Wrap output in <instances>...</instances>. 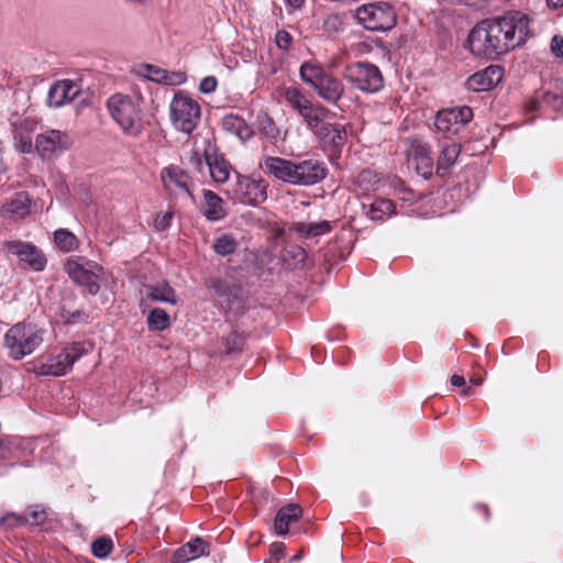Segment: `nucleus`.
<instances>
[{
	"label": "nucleus",
	"instance_id": "79ce46f5",
	"mask_svg": "<svg viewBox=\"0 0 563 563\" xmlns=\"http://www.w3.org/2000/svg\"><path fill=\"white\" fill-rule=\"evenodd\" d=\"M412 153L415 158L420 159L421 163L426 166H430L432 163L431 158V147L427 143H416L412 146Z\"/></svg>",
	"mask_w": 563,
	"mask_h": 563
},
{
	"label": "nucleus",
	"instance_id": "393cba45",
	"mask_svg": "<svg viewBox=\"0 0 563 563\" xmlns=\"http://www.w3.org/2000/svg\"><path fill=\"white\" fill-rule=\"evenodd\" d=\"M203 214L210 221H217L225 217L224 202L217 194L211 190H203Z\"/></svg>",
	"mask_w": 563,
	"mask_h": 563
},
{
	"label": "nucleus",
	"instance_id": "7c9ffc66",
	"mask_svg": "<svg viewBox=\"0 0 563 563\" xmlns=\"http://www.w3.org/2000/svg\"><path fill=\"white\" fill-rule=\"evenodd\" d=\"M5 211L19 218H24L31 211V198L25 191H20L4 205Z\"/></svg>",
	"mask_w": 563,
	"mask_h": 563
},
{
	"label": "nucleus",
	"instance_id": "1a4fd4ad",
	"mask_svg": "<svg viewBox=\"0 0 563 563\" xmlns=\"http://www.w3.org/2000/svg\"><path fill=\"white\" fill-rule=\"evenodd\" d=\"M473 118L470 107L446 108L438 111L434 126L445 137L457 134Z\"/></svg>",
	"mask_w": 563,
	"mask_h": 563
},
{
	"label": "nucleus",
	"instance_id": "13d9d810",
	"mask_svg": "<svg viewBox=\"0 0 563 563\" xmlns=\"http://www.w3.org/2000/svg\"><path fill=\"white\" fill-rule=\"evenodd\" d=\"M286 4L294 8V9H300L306 0H285Z\"/></svg>",
	"mask_w": 563,
	"mask_h": 563
},
{
	"label": "nucleus",
	"instance_id": "338daca9",
	"mask_svg": "<svg viewBox=\"0 0 563 563\" xmlns=\"http://www.w3.org/2000/svg\"><path fill=\"white\" fill-rule=\"evenodd\" d=\"M471 382L475 385H479L482 383L481 378H472Z\"/></svg>",
	"mask_w": 563,
	"mask_h": 563
},
{
	"label": "nucleus",
	"instance_id": "4468645a",
	"mask_svg": "<svg viewBox=\"0 0 563 563\" xmlns=\"http://www.w3.org/2000/svg\"><path fill=\"white\" fill-rule=\"evenodd\" d=\"M295 169L292 175V185L295 186H312L323 180L327 176L324 164L317 159L295 162Z\"/></svg>",
	"mask_w": 563,
	"mask_h": 563
},
{
	"label": "nucleus",
	"instance_id": "0e129e2a",
	"mask_svg": "<svg viewBox=\"0 0 563 563\" xmlns=\"http://www.w3.org/2000/svg\"><path fill=\"white\" fill-rule=\"evenodd\" d=\"M537 108H538V101H531L529 103V110L530 111H534V110H537Z\"/></svg>",
	"mask_w": 563,
	"mask_h": 563
},
{
	"label": "nucleus",
	"instance_id": "9d476101",
	"mask_svg": "<svg viewBox=\"0 0 563 563\" xmlns=\"http://www.w3.org/2000/svg\"><path fill=\"white\" fill-rule=\"evenodd\" d=\"M267 187L264 179L238 175L234 195L241 203L258 206L267 199Z\"/></svg>",
	"mask_w": 563,
	"mask_h": 563
},
{
	"label": "nucleus",
	"instance_id": "bb28decb",
	"mask_svg": "<svg viewBox=\"0 0 563 563\" xmlns=\"http://www.w3.org/2000/svg\"><path fill=\"white\" fill-rule=\"evenodd\" d=\"M365 214L373 221H383L395 212V205L389 199L379 198L371 205H363Z\"/></svg>",
	"mask_w": 563,
	"mask_h": 563
},
{
	"label": "nucleus",
	"instance_id": "cd10ccee",
	"mask_svg": "<svg viewBox=\"0 0 563 563\" xmlns=\"http://www.w3.org/2000/svg\"><path fill=\"white\" fill-rule=\"evenodd\" d=\"M260 134L272 144H276L280 136V131L274 120L264 111H260L255 121Z\"/></svg>",
	"mask_w": 563,
	"mask_h": 563
},
{
	"label": "nucleus",
	"instance_id": "774afa93",
	"mask_svg": "<svg viewBox=\"0 0 563 563\" xmlns=\"http://www.w3.org/2000/svg\"><path fill=\"white\" fill-rule=\"evenodd\" d=\"M482 509L484 510L485 516L488 517V515H489L488 508L486 506H483Z\"/></svg>",
	"mask_w": 563,
	"mask_h": 563
},
{
	"label": "nucleus",
	"instance_id": "a211bd4d",
	"mask_svg": "<svg viewBox=\"0 0 563 563\" xmlns=\"http://www.w3.org/2000/svg\"><path fill=\"white\" fill-rule=\"evenodd\" d=\"M80 92L79 86L68 79L55 82L48 90L47 104L52 108H59L73 101Z\"/></svg>",
	"mask_w": 563,
	"mask_h": 563
},
{
	"label": "nucleus",
	"instance_id": "aec40b11",
	"mask_svg": "<svg viewBox=\"0 0 563 563\" xmlns=\"http://www.w3.org/2000/svg\"><path fill=\"white\" fill-rule=\"evenodd\" d=\"M205 163L208 166L211 178L216 183H225L229 179L231 165L216 150L207 151Z\"/></svg>",
	"mask_w": 563,
	"mask_h": 563
},
{
	"label": "nucleus",
	"instance_id": "20e7f679",
	"mask_svg": "<svg viewBox=\"0 0 563 563\" xmlns=\"http://www.w3.org/2000/svg\"><path fill=\"white\" fill-rule=\"evenodd\" d=\"M170 121L177 131L190 134L201 117L199 103L184 91H177L169 103Z\"/></svg>",
	"mask_w": 563,
	"mask_h": 563
},
{
	"label": "nucleus",
	"instance_id": "49530a36",
	"mask_svg": "<svg viewBox=\"0 0 563 563\" xmlns=\"http://www.w3.org/2000/svg\"><path fill=\"white\" fill-rule=\"evenodd\" d=\"M543 102L554 109H560L563 106V95L559 93L556 89L553 91H545L543 93Z\"/></svg>",
	"mask_w": 563,
	"mask_h": 563
},
{
	"label": "nucleus",
	"instance_id": "2eb2a0df",
	"mask_svg": "<svg viewBox=\"0 0 563 563\" xmlns=\"http://www.w3.org/2000/svg\"><path fill=\"white\" fill-rule=\"evenodd\" d=\"M322 148L331 153V156H339L346 142V131L340 124L327 122V124L316 134Z\"/></svg>",
	"mask_w": 563,
	"mask_h": 563
},
{
	"label": "nucleus",
	"instance_id": "5fc2aeb1",
	"mask_svg": "<svg viewBox=\"0 0 563 563\" xmlns=\"http://www.w3.org/2000/svg\"><path fill=\"white\" fill-rule=\"evenodd\" d=\"M20 148L22 152H30L32 148V141L30 137H21L20 139Z\"/></svg>",
	"mask_w": 563,
	"mask_h": 563
},
{
	"label": "nucleus",
	"instance_id": "8fccbe9b",
	"mask_svg": "<svg viewBox=\"0 0 563 563\" xmlns=\"http://www.w3.org/2000/svg\"><path fill=\"white\" fill-rule=\"evenodd\" d=\"M217 78L214 76L205 77L199 85V90L202 93H211L217 89Z\"/></svg>",
	"mask_w": 563,
	"mask_h": 563
},
{
	"label": "nucleus",
	"instance_id": "f257e3e1",
	"mask_svg": "<svg viewBox=\"0 0 563 563\" xmlns=\"http://www.w3.org/2000/svg\"><path fill=\"white\" fill-rule=\"evenodd\" d=\"M528 33V16L515 11L478 22L471 30L467 43L474 56L496 59L523 44Z\"/></svg>",
	"mask_w": 563,
	"mask_h": 563
},
{
	"label": "nucleus",
	"instance_id": "dca6fc26",
	"mask_svg": "<svg viewBox=\"0 0 563 563\" xmlns=\"http://www.w3.org/2000/svg\"><path fill=\"white\" fill-rule=\"evenodd\" d=\"M260 168L264 174L277 180L292 185L295 162L277 156H265L260 162Z\"/></svg>",
	"mask_w": 563,
	"mask_h": 563
},
{
	"label": "nucleus",
	"instance_id": "de8ad7c7",
	"mask_svg": "<svg viewBox=\"0 0 563 563\" xmlns=\"http://www.w3.org/2000/svg\"><path fill=\"white\" fill-rule=\"evenodd\" d=\"M173 219V212L166 211L164 213H159L156 216L154 220V227L158 231H164L170 225V221Z\"/></svg>",
	"mask_w": 563,
	"mask_h": 563
},
{
	"label": "nucleus",
	"instance_id": "0eeeda50",
	"mask_svg": "<svg viewBox=\"0 0 563 563\" xmlns=\"http://www.w3.org/2000/svg\"><path fill=\"white\" fill-rule=\"evenodd\" d=\"M87 350L79 342L66 346L56 355L48 356L34 367L37 376H63L73 367L76 361L87 354Z\"/></svg>",
	"mask_w": 563,
	"mask_h": 563
},
{
	"label": "nucleus",
	"instance_id": "ddd939ff",
	"mask_svg": "<svg viewBox=\"0 0 563 563\" xmlns=\"http://www.w3.org/2000/svg\"><path fill=\"white\" fill-rule=\"evenodd\" d=\"M161 180L164 189L174 195H186L194 198L190 176L181 167L177 165H168L161 172Z\"/></svg>",
	"mask_w": 563,
	"mask_h": 563
},
{
	"label": "nucleus",
	"instance_id": "f704fd0d",
	"mask_svg": "<svg viewBox=\"0 0 563 563\" xmlns=\"http://www.w3.org/2000/svg\"><path fill=\"white\" fill-rule=\"evenodd\" d=\"M240 243L233 234L222 233L216 236L212 249L219 256H229L236 252Z\"/></svg>",
	"mask_w": 563,
	"mask_h": 563
},
{
	"label": "nucleus",
	"instance_id": "09e8293b",
	"mask_svg": "<svg viewBox=\"0 0 563 563\" xmlns=\"http://www.w3.org/2000/svg\"><path fill=\"white\" fill-rule=\"evenodd\" d=\"M291 35L285 31L280 30L276 33L275 42L278 48L287 51L291 45Z\"/></svg>",
	"mask_w": 563,
	"mask_h": 563
},
{
	"label": "nucleus",
	"instance_id": "f3484780",
	"mask_svg": "<svg viewBox=\"0 0 563 563\" xmlns=\"http://www.w3.org/2000/svg\"><path fill=\"white\" fill-rule=\"evenodd\" d=\"M503 75L504 70L500 66L490 65L470 76L465 85L466 88L472 91H487L501 81Z\"/></svg>",
	"mask_w": 563,
	"mask_h": 563
},
{
	"label": "nucleus",
	"instance_id": "473e14b6",
	"mask_svg": "<svg viewBox=\"0 0 563 563\" xmlns=\"http://www.w3.org/2000/svg\"><path fill=\"white\" fill-rule=\"evenodd\" d=\"M327 74L321 65L311 62L302 63L299 69L301 80L312 89Z\"/></svg>",
	"mask_w": 563,
	"mask_h": 563
},
{
	"label": "nucleus",
	"instance_id": "680f3d73",
	"mask_svg": "<svg viewBox=\"0 0 563 563\" xmlns=\"http://www.w3.org/2000/svg\"><path fill=\"white\" fill-rule=\"evenodd\" d=\"M548 4L552 8L563 7V0H548Z\"/></svg>",
	"mask_w": 563,
	"mask_h": 563
},
{
	"label": "nucleus",
	"instance_id": "412c9836",
	"mask_svg": "<svg viewBox=\"0 0 563 563\" xmlns=\"http://www.w3.org/2000/svg\"><path fill=\"white\" fill-rule=\"evenodd\" d=\"M302 508L297 504H288L282 507L275 517L274 529L278 536H286L289 531V525L301 518Z\"/></svg>",
	"mask_w": 563,
	"mask_h": 563
},
{
	"label": "nucleus",
	"instance_id": "e433bc0d",
	"mask_svg": "<svg viewBox=\"0 0 563 563\" xmlns=\"http://www.w3.org/2000/svg\"><path fill=\"white\" fill-rule=\"evenodd\" d=\"M54 242L64 253L76 251L79 247L77 236L67 229H58L54 232Z\"/></svg>",
	"mask_w": 563,
	"mask_h": 563
},
{
	"label": "nucleus",
	"instance_id": "f03ea898",
	"mask_svg": "<svg viewBox=\"0 0 563 563\" xmlns=\"http://www.w3.org/2000/svg\"><path fill=\"white\" fill-rule=\"evenodd\" d=\"M44 334L45 330L34 323L19 322L4 334L3 346L11 360L20 361L43 343Z\"/></svg>",
	"mask_w": 563,
	"mask_h": 563
},
{
	"label": "nucleus",
	"instance_id": "e2e57ef3",
	"mask_svg": "<svg viewBox=\"0 0 563 563\" xmlns=\"http://www.w3.org/2000/svg\"><path fill=\"white\" fill-rule=\"evenodd\" d=\"M555 89L563 95V81H556Z\"/></svg>",
	"mask_w": 563,
	"mask_h": 563
},
{
	"label": "nucleus",
	"instance_id": "6ab92c4d",
	"mask_svg": "<svg viewBox=\"0 0 563 563\" xmlns=\"http://www.w3.org/2000/svg\"><path fill=\"white\" fill-rule=\"evenodd\" d=\"M318 96L330 104H338L344 93L343 82L331 74H327L314 86Z\"/></svg>",
	"mask_w": 563,
	"mask_h": 563
},
{
	"label": "nucleus",
	"instance_id": "864d4df0",
	"mask_svg": "<svg viewBox=\"0 0 563 563\" xmlns=\"http://www.w3.org/2000/svg\"><path fill=\"white\" fill-rule=\"evenodd\" d=\"M271 552H272L273 558H275L278 561L284 556L285 547L282 543L273 544Z\"/></svg>",
	"mask_w": 563,
	"mask_h": 563
},
{
	"label": "nucleus",
	"instance_id": "4c0bfd02",
	"mask_svg": "<svg viewBox=\"0 0 563 563\" xmlns=\"http://www.w3.org/2000/svg\"><path fill=\"white\" fill-rule=\"evenodd\" d=\"M147 325L151 331H164L170 325L168 313L162 308H154L147 316Z\"/></svg>",
	"mask_w": 563,
	"mask_h": 563
},
{
	"label": "nucleus",
	"instance_id": "ea45409f",
	"mask_svg": "<svg viewBox=\"0 0 563 563\" xmlns=\"http://www.w3.org/2000/svg\"><path fill=\"white\" fill-rule=\"evenodd\" d=\"M113 549V542L109 537H100L91 543V552L98 559H106Z\"/></svg>",
	"mask_w": 563,
	"mask_h": 563
},
{
	"label": "nucleus",
	"instance_id": "9b49d317",
	"mask_svg": "<svg viewBox=\"0 0 563 563\" xmlns=\"http://www.w3.org/2000/svg\"><path fill=\"white\" fill-rule=\"evenodd\" d=\"M70 146V136L59 130H46L35 139V148L43 159L58 156Z\"/></svg>",
	"mask_w": 563,
	"mask_h": 563
},
{
	"label": "nucleus",
	"instance_id": "2f4dec72",
	"mask_svg": "<svg viewBox=\"0 0 563 563\" xmlns=\"http://www.w3.org/2000/svg\"><path fill=\"white\" fill-rule=\"evenodd\" d=\"M207 286L213 290L214 295L222 299L228 305L231 299L238 298V288L235 285L230 284L228 280L221 278H210Z\"/></svg>",
	"mask_w": 563,
	"mask_h": 563
},
{
	"label": "nucleus",
	"instance_id": "37998d69",
	"mask_svg": "<svg viewBox=\"0 0 563 563\" xmlns=\"http://www.w3.org/2000/svg\"><path fill=\"white\" fill-rule=\"evenodd\" d=\"M59 318L65 324H75L86 321L88 317L81 310L70 311L63 307L59 312Z\"/></svg>",
	"mask_w": 563,
	"mask_h": 563
},
{
	"label": "nucleus",
	"instance_id": "c85d7f7f",
	"mask_svg": "<svg viewBox=\"0 0 563 563\" xmlns=\"http://www.w3.org/2000/svg\"><path fill=\"white\" fill-rule=\"evenodd\" d=\"M294 230L305 239H312L329 233L331 231V223L327 220L320 222H296Z\"/></svg>",
	"mask_w": 563,
	"mask_h": 563
},
{
	"label": "nucleus",
	"instance_id": "603ef678",
	"mask_svg": "<svg viewBox=\"0 0 563 563\" xmlns=\"http://www.w3.org/2000/svg\"><path fill=\"white\" fill-rule=\"evenodd\" d=\"M451 384L456 387H464L463 394L468 395L471 393V387L466 386V382L463 376L460 375H452L451 376Z\"/></svg>",
	"mask_w": 563,
	"mask_h": 563
},
{
	"label": "nucleus",
	"instance_id": "4be33fe9",
	"mask_svg": "<svg viewBox=\"0 0 563 563\" xmlns=\"http://www.w3.org/2000/svg\"><path fill=\"white\" fill-rule=\"evenodd\" d=\"M208 548L209 547L206 541L201 538H196L175 551L174 561L176 563H186L190 560L208 555Z\"/></svg>",
	"mask_w": 563,
	"mask_h": 563
},
{
	"label": "nucleus",
	"instance_id": "a19ab883",
	"mask_svg": "<svg viewBox=\"0 0 563 563\" xmlns=\"http://www.w3.org/2000/svg\"><path fill=\"white\" fill-rule=\"evenodd\" d=\"M24 518L29 519L26 526L38 527L46 520L47 516L40 506H31L25 510Z\"/></svg>",
	"mask_w": 563,
	"mask_h": 563
},
{
	"label": "nucleus",
	"instance_id": "5701e85b",
	"mask_svg": "<svg viewBox=\"0 0 563 563\" xmlns=\"http://www.w3.org/2000/svg\"><path fill=\"white\" fill-rule=\"evenodd\" d=\"M136 73L139 76H142L145 79L156 81L159 84L175 85L181 82L183 80L181 74L169 73L165 69H162L157 66L150 64L141 65Z\"/></svg>",
	"mask_w": 563,
	"mask_h": 563
},
{
	"label": "nucleus",
	"instance_id": "7ed1b4c3",
	"mask_svg": "<svg viewBox=\"0 0 563 563\" xmlns=\"http://www.w3.org/2000/svg\"><path fill=\"white\" fill-rule=\"evenodd\" d=\"M107 108L123 133L136 136L142 132V112L140 106L130 96L123 93L111 96L107 100Z\"/></svg>",
	"mask_w": 563,
	"mask_h": 563
},
{
	"label": "nucleus",
	"instance_id": "a18cd8bd",
	"mask_svg": "<svg viewBox=\"0 0 563 563\" xmlns=\"http://www.w3.org/2000/svg\"><path fill=\"white\" fill-rule=\"evenodd\" d=\"M27 518H24V515H18L15 512H10L2 518H0V526L5 528H18L22 526H26Z\"/></svg>",
	"mask_w": 563,
	"mask_h": 563
},
{
	"label": "nucleus",
	"instance_id": "69168bd1",
	"mask_svg": "<svg viewBox=\"0 0 563 563\" xmlns=\"http://www.w3.org/2000/svg\"><path fill=\"white\" fill-rule=\"evenodd\" d=\"M301 558H302L301 554H296V555L292 556L290 562L299 561V560H301Z\"/></svg>",
	"mask_w": 563,
	"mask_h": 563
},
{
	"label": "nucleus",
	"instance_id": "bf43d9fd",
	"mask_svg": "<svg viewBox=\"0 0 563 563\" xmlns=\"http://www.w3.org/2000/svg\"><path fill=\"white\" fill-rule=\"evenodd\" d=\"M190 162L195 164L197 168H199L202 165V157L197 152H195L190 157Z\"/></svg>",
	"mask_w": 563,
	"mask_h": 563
},
{
	"label": "nucleus",
	"instance_id": "052dcab7",
	"mask_svg": "<svg viewBox=\"0 0 563 563\" xmlns=\"http://www.w3.org/2000/svg\"><path fill=\"white\" fill-rule=\"evenodd\" d=\"M484 2H486V0H462V3L466 5H481Z\"/></svg>",
	"mask_w": 563,
	"mask_h": 563
},
{
	"label": "nucleus",
	"instance_id": "3c124183",
	"mask_svg": "<svg viewBox=\"0 0 563 563\" xmlns=\"http://www.w3.org/2000/svg\"><path fill=\"white\" fill-rule=\"evenodd\" d=\"M551 52L555 57L563 58V37L554 35L551 40Z\"/></svg>",
	"mask_w": 563,
	"mask_h": 563
},
{
	"label": "nucleus",
	"instance_id": "a878e982",
	"mask_svg": "<svg viewBox=\"0 0 563 563\" xmlns=\"http://www.w3.org/2000/svg\"><path fill=\"white\" fill-rule=\"evenodd\" d=\"M222 128L241 139L242 141L250 140L253 136V130L247 123L239 115L228 114L222 119Z\"/></svg>",
	"mask_w": 563,
	"mask_h": 563
},
{
	"label": "nucleus",
	"instance_id": "6e6552de",
	"mask_svg": "<svg viewBox=\"0 0 563 563\" xmlns=\"http://www.w3.org/2000/svg\"><path fill=\"white\" fill-rule=\"evenodd\" d=\"M360 24L369 31H388L396 25V12L386 2L364 4L355 10Z\"/></svg>",
	"mask_w": 563,
	"mask_h": 563
},
{
	"label": "nucleus",
	"instance_id": "f8f14e48",
	"mask_svg": "<svg viewBox=\"0 0 563 563\" xmlns=\"http://www.w3.org/2000/svg\"><path fill=\"white\" fill-rule=\"evenodd\" d=\"M3 246L8 253L16 256L34 272H42L47 264L45 254L30 242L9 240Z\"/></svg>",
	"mask_w": 563,
	"mask_h": 563
},
{
	"label": "nucleus",
	"instance_id": "c9c22d12",
	"mask_svg": "<svg viewBox=\"0 0 563 563\" xmlns=\"http://www.w3.org/2000/svg\"><path fill=\"white\" fill-rule=\"evenodd\" d=\"M329 112L324 107H313L301 117L305 120L308 129L316 134L327 124L323 117Z\"/></svg>",
	"mask_w": 563,
	"mask_h": 563
},
{
	"label": "nucleus",
	"instance_id": "423d86ee",
	"mask_svg": "<svg viewBox=\"0 0 563 563\" xmlns=\"http://www.w3.org/2000/svg\"><path fill=\"white\" fill-rule=\"evenodd\" d=\"M65 271L77 285L86 288L88 294L96 295L100 290V278L103 267L85 256H73L65 263Z\"/></svg>",
	"mask_w": 563,
	"mask_h": 563
},
{
	"label": "nucleus",
	"instance_id": "39448f33",
	"mask_svg": "<svg viewBox=\"0 0 563 563\" xmlns=\"http://www.w3.org/2000/svg\"><path fill=\"white\" fill-rule=\"evenodd\" d=\"M343 78L355 89L375 93L384 88V77L379 68L368 62H353L344 66Z\"/></svg>",
	"mask_w": 563,
	"mask_h": 563
},
{
	"label": "nucleus",
	"instance_id": "4d7b16f0",
	"mask_svg": "<svg viewBox=\"0 0 563 563\" xmlns=\"http://www.w3.org/2000/svg\"><path fill=\"white\" fill-rule=\"evenodd\" d=\"M290 252L294 254V257L298 258L299 261H303L305 257H306V253H305V250L302 247L295 246V247L291 249Z\"/></svg>",
	"mask_w": 563,
	"mask_h": 563
},
{
	"label": "nucleus",
	"instance_id": "b1692460",
	"mask_svg": "<svg viewBox=\"0 0 563 563\" xmlns=\"http://www.w3.org/2000/svg\"><path fill=\"white\" fill-rule=\"evenodd\" d=\"M441 146L442 148L438 158L437 173L444 176L455 164L461 153V145L456 142L450 141L443 143Z\"/></svg>",
	"mask_w": 563,
	"mask_h": 563
},
{
	"label": "nucleus",
	"instance_id": "72a5a7b5",
	"mask_svg": "<svg viewBox=\"0 0 563 563\" xmlns=\"http://www.w3.org/2000/svg\"><path fill=\"white\" fill-rule=\"evenodd\" d=\"M146 289V298L153 301L167 302L173 305L177 302L175 290L167 283H162L155 286H147Z\"/></svg>",
	"mask_w": 563,
	"mask_h": 563
},
{
	"label": "nucleus",
	"instance_id": "c03bdc74",
	"mask_svg": "<svg viewBox=\"0 0 563 563\" xmlns=\"http://www.w3.org/2000/svg\"><path fill=\"white\" fill-rule=\"evenodd\" d=\"M356 181L363 190H369L378 183V179L374 172L364 169L357 175Z\"/></svg>",
	"mask_w": 563,
	"mask_h": 563
},
{
	"label": "nucleus",
	"instance_id": "c756f323",
	"mask_svg": "<svg viewBox=\"0 0 563 563\" xmlns=\"http://www.w3.org/2000/svg\"><path fill=\"white\" fill-rule=\"evenodd\" d=\"M287 103L296 110L300 115L308 112L314 106L306 96L296 87H287L284 92Z\"/></svg>",
	"mask_w": 563,
	"mask_h": 563
},
{
	"label": "nucleus",
	"instance_id": "6e6d98bb",
	"mask_svg": "<svg viewBox=\"0 0 563 563\" xmlns=\"http://www.w3.org/2000/svg\"><path fill=\"white\" fill-rule=\"evenodd\" d=\"M10 453L9 445L0 440V461L5 460Z\"/></svg>",
	"mask_w": 563,
	"mask_h": 563
},
{
	"label": "nucleus",
	"instance_id": "58836bf2",
	"mask_svg": "<svg viewBox=\"0 0 563 563\" xmlns=\"http://www.w3.org/2000/svg\"><path fill=\"white\" fill-rule=\"evenodd\" d=\"M245 338L238 330H232L227 336H222L224 352L228 355L239 354L243 351Z\"/></svg>",
	"mask_w": 563,
	"mask_h": 563
}]
</instances>
